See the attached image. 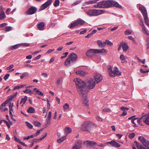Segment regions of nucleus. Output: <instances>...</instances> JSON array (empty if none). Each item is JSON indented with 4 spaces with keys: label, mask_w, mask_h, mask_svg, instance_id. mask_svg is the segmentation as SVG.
Listing matches in <instances>:
<instances>
[{
    "label": "nucleus",
    "mask_w": 149,
    "mask_h": 149,
    "mask_svg": "<svg viewBox=\"0 0 149 149\" xmlns=\"http://www.w3.org/2000/svg\"><path fill=\"white\" fill-rule=\"evenodd\" d=\"M81 2V1H77L76 2H74V3H72V6H74L75 5H76L79 4V3H80Z\"/></svg>",
    "instance_id": "54"
},
{
    "label": "nucleus",
    "mask_w": 149,
    "mask_h": 149,
    "mask_svg": "<svg viewBox=\"0 0 149 149\" xmlns=\"http://www.w3.org/2000/svg\"><path fill=\"white\" fill-rule=\"evenodd\" d=\"M77 24L78 26L79 25H82L84 24L85 22L81 19H78L76 21Z\"/></svg>",
    "instance_id": "22"
},
{
    "label": "nucleus",
    "mask_w": 149,
    "mask_h": 149,
    "mask_svg": "<svg viewBox=\"0 0 149 149\" xmlns=\"http://www.w3.org/2000/svg\"><path fill=\"white\" fill-rule=\"evenodd\" d=\"M96 118L97 120L99 121H102V119L100 116H97L96 117Z\"/></svg>",
    "instance_id": "62"
},
{
    "label": "nucleus",
    "mask_w": 149,
    "mask_h": 149,
    "mask_svg": "<svg viewBox=\"0 0 149 149\" xmlns=\"http://www.w3.org/2000/svg\"><path fill=\"white\" fill-rule=\"evenodd\" d=\"M139 9L142 14L143 18L148 17L147 10L144 6H142L139 7Z\"/></svg>",
    "instance_id": "9"
},
{
    "label": "nucleus",
    "mask_w": 149,
    "mask_h": 149,
    "mask_svg": "<svg viewBox=\"0 0 149 149\" xmlns=\"http://www.w3.org/2000/svg\"><path fill=\"white\" fill-rule=\"evenodd\" d=\"M107 69L109 75L111 77H115L121 74V72L116 67L112 68L111 66L109 65L107 66Z\"/></svg>",
    "instance_id": "6"
},
{
    "label": "nucleus",
    "mask_w": 149,
    "mask_h": 149,
    "mask_svg": "<svg viewBox=\"0 0 149 149\" xmlns=\"http://www.w3.org/2000/svg\"><path fill=\"white\" fill-rule=\"evenodd\" d=\"M14 67V65H11L8 67L6 69L8 70H10L12 68Z\"/></svg>",
    "instance_id": "53"
},
{
    "label": "nucleus",
    "mask_w": 149,
    "mask_h": 149,
    "mask_svg": "<svg viewBox=\"0 0 149 149\" xmlns=\"http://www.w3.org/2000/svg\"><path fill=\"white\" fill-rule=\"evenodd\" d=\"M87 72L86 71L83 70H80L76 71V74H79V75L84 77L87 74Z\"/></svg>",
    "instance_id": "19"
},
{
    "label": "nucleus",
    "mask_w": 149,
    "mask_h": 149,
    "mask_svg": "<svg viewBox=\"0 0 149 149\" xmlns=\"http://www.w3.org/2000/svg\"><path fill=\"white\" fill-rule=\"evenodd\" d=\"M147 49H148L149 48V38H148L147 39Z\"/></svg>",
    "instance_id": "64"
},
{
    "label": "nucleus",
    "mask_w": 149,
    "mask_h": 149,
    "mask_svg": "<svg viewBox=\"0 0 149 149\" xmlns=\"http://www.w3.org/2000/svg\"><path fill=\"white\" fill-rule=\"evenodd\" d=\"M131 31L130 30H127L125 31V34L126 35H130L132 33Z\"/></svg>",
    "instance_id": "41"
},
{
    "label": "nucleus",
    "mask_w": 149,
    "mask_h": 149,
    "mask_svg": "<svg viewBox=\"0 0 149 149\" xmlns=\"http://www.w3.org/2000/svg\"><path fill=\"white\" fill-rule=\"evenodd\" d=\"M63 78L61 77H59L57 80L56 83L58 85H60L61 84V82L63 81Z\"/></svg>",
    "instance_id": "31"
},
{
    "label": "nucleus",
    "mask_w": 149,
    "mask_h": 149,
    "mask_svg": "<svg viewBox=\"0 0 149 149\" xmlns=\"http://www.w3.org/2000/svg\"><path fill=\"white\" fill-rule=\"evenodd\" d=\"M10 76V74H6L4 77V79L5 80H6Z\"/></svg>",
    "instance_id": "49"
},
{
    "label": "nucleus",
    "mask_w": 149,
    "mask_h": 149,
    "mask_svg": "<svg viewBox=\"0 0 149 149\" xmlns=\"http://www.w3.org/2000/svg\"><path fill=\"white\" fill-rule=\"evenodd\" d=\"M13 98V97L12 95L10 96L6 100L8 103L11 101L12 99Z\"/></svg>",
    "instance_id": "46"
},
{
    "label": "nucleus",
    "mask_w": 149,
    "mask_h": 149,
    "mask_svg": "<svg viewBox=\"0 0 149 149\" xmlns=\"http://www.w3.org/2000/svg\"><path fill=\"white\" fill-rule=\"evenodd\" d=\"M64 130L65 132L67 134L71 133L72 132L71 129L69 127H65Z\"/></svg>",
    "instance_id": "24"
},
{
    "label": "nucleus",
    "mask_w": 149,
    "mask_h": 149,
    "mask_svg": "<svg viewBox=\"0 0 149 149\" xmlns=\"http://www.w3.org/2000/svg\"><path fill=\"white\" fill-rule=\"evenodd\" d=\"M97 49H91L87 51L86 55L88 57H91L97 53Z\"/></svg>",
    "instance_id": "8"
},
{
    "label": "nucleus",
    "mask_w": 149,
    "mask_h": 149,
    "mask_svg": "<svg viewBox=\"0 0 149 149\" xmlns=\"http://www.w3.org/2000/svg\"><path fill=\"white\" fill-rule=\"evenodd\" d=\"M97 53H105L106 51V50L104 49H97Z\"/></svg>",
    "instance_id": "32"
},
{
    "label": "nucleus",
    "mask_w": 149,
    "mask_h": 149,
    "mask_svg": "<svg viewBox=\"0 0 149 149\" xmlns=\"http://www.w3.org/2000/svg\"><path fill=\"white\" fill-rule=\"evenodd\" d=\"M77 55L74 53L70 54L65 60L64 64L67 66L69 67L76 62L77 60Z\"/></svg>",
    "instance_id": "3"
},
{
    "label": "nucleus",
    "mask_w": 149,
    "mask_h": 149,
    "mask_svg": "<svg viewBox=\"0 0 149 149\" xmlns=\"http://www.w3.org/2000/svg\"><path fill=\"white\" fill-rule=\"evenodd\" d=\"M34 90L36 91L37 94L41 96L43 95V93L42 92L40 91L39 90L37 89V88H34Z\"/></svg>",
    "instance_id": "28"
},
{
    "label": "nucleus",
    "mask_w": 149,
    "mask_h": 149,
    "mask_svg": "<svg viewBox=\"0 0 149 149\" xmlns=\"http://www.w3.org/2000/svg\"><path fill=\"white\" fill-rule=\"evenodd\" d=\"M84 143L91 146H93L95 145H97V143L96 142L92 141H89L88 140L84 141Z\"/></svg>",
    "instance_id": "18"
},
{
    "label": "nucleus",
    "mask_w": 149,
    "mask_h": 149,
    "mask_svg": "<svg viewBox=\"0 0 149 149\" xmlns=\"http://www.w3.org/2000/svg\"><path fill=\"white\" fill-rule=\"evenodd\" d=\"M68 54V52H66L63 54V56H62L61 57V58H65L67 56Z\"/></svg>",
    "instance_id": "52"
},
{
    "label": "nucleus",
    "mask_w": 149,
    "mask_h": 149,
    "mask_svg": "<svg viewBox=\"0 0 149 149\" xmlns=\"http://www.w3.org/2000/svg\"><path fill=\"white\" fill-rule=\"evenodd\" d=\"M143 122L148 125H149V115H146L143 118Z\"/></svg>",
    "instance_id": "21"
},
{
    "label": "nucleus",
    "mask_w": 149,
    "mask_h": 149,
    "mask_svg": "<svg viewBox=\"0 0 149 149\" xmlns=\"http://www.w3.org/2000/svg\"><path fill=\"white\" fill-rule=\"evenodd\" d=\"M60 2L58 0H56L55 1V3L54 4V6L55 7L58 6Z\"/></svg>",
    "instance_id": "43"
},
{
    "label": "nucleus",
    "mask_w": 149,
    "mask_h": 149,
    "mask_svg": "<svg viewBox=\"0 0 149 149\" xmlns=\"http://www.w3.org/2000/svg\"><path fill=\"white\" fill-rule=\"evenodd\" d=\"M120 59L122 61H123L122 62V63H125V61H124L126 59L125 57V56L123 54H121L120 56Z\"/></svg>",
    "instance_id": "33"
},
{
    "label": "nucleus",
    "mask_w": 149,
    "mask_h": 149,
    "mask_svg": "<svg viewBox=\"0 0 149 149\" xmlns=\"http://www.w3.org/2000/svg\"><path fill=\"white\" fill-rule=\"evenodd\" d=\"M8 102L6 101V100L1 105V107H5L6 104H7L8 103Z\"/></svg>",
    "instance_id": "51"
},
{
    "label": "nucleus",
    "mask_w": 149,
    "mask_h": 149,
    "mask_svg": "<svg viewBox=\"0 0 149 149\" xmlns=\"http://www.w3.org/2000/svg\"><path fill=\"white\" fill-rule=\"evenodd\" d=\"M23 92L24 93H29L30 95H31V94L33 93V92L31 90H30L29 89H26L25 90L23 91Z\"/></svg>",
    "instance_id": "29"
},
{
    "label": "nucleus",
    "mask_w": 149,
    "mask_h": 149,
    "mask_svg": "<svg viewBox=\"0 0 149 149\" xmlns=\"http://www.w3.org/2000/svg\"><path fill=\"white\" fill-rule=\"evenodd\" d=\"M14 107V104L13 102H10L9 103V108H13Z\"/></svg>",
    "instance_id": "58"
},
{
    "label": "nucleus",
    "mask_w": 149,
    "mask_h": 149,
    "mask_svg": "<svg viewBox=\"0 0 149 149\" xmlns=\"http://www.w3.org/2000/svg\"><path fill=\"white\" fill-rule=\"evenodd\" d=\"M93 126L94 124L93 123L90 121H86L82 124L80 128L83 131L89 132Z\"/></svg>",
    "instance_id": "7"
},
{
    "label": "nucleus",
    "mask_w": 149,
    "mask_h": 149,
    "mask_svg": "<svg viewBox=\"0 0 149 149\" xmlns=\"http://www.w3.org/2000/svg\"><path fill=\"white\" fill-rule=\"evenodd\" d=\"M143 26H142V32L145 34L147 35L148 36L149 35V34L148 33L146 29L145 26H144V24H142Z\"/></svg>",
    "instance_id": "26"
},
{
    "label": "nucleus",
    "mask_w": 149,
    "mask_h": 149,
    "mask_svg": "<svg viewBox=\"0 0 149 149\" xmlns=\"http://www.w3.org/2000/svg\"><path fill=\"white\" fill-rule=\"evenodd\" d=\"M52 2V0H48L47 2L43 4L41 6L40 9L41 10H43L48 7Z\"/></svg>",
    "instance_id": "13"
},
{
    "label": "nucleus",
    "mask_w": 149,
    "mask_h": 149,
    "mask_svg": "<svg viewBox=\"0 0 149 149\" xmlns=\"http://www.w3.org/2000/svg\"><path fill=\"white\" fill-rule=\"evenodd\" d=\"M80 96H82V102L83 105L88 106V100L87 97V94L86 96H83L82 94H79Z\"/></svg>",
    "instance_id": "12"
},
{
    "label": "nucleus",
    "mask_w": 149,
    "mask_h": 149,
    "mask_svg": "<svg viewBox=\"0 0 149 149\" xmlns=\"http://www.w3.org/2000/svg\"><path fill=\"white\" fill-rule=\"evenodd\" d=\"M139 139L146 148L144 147L142 145H140L136 141H134V143L138 149H149V141L146 140L142 136H140L139 138Z\"/></svg>",
    "instance_id": "4"
},
{
    "label": "nucleus",
    "mask_w": 149,
    "mask_h": 149,
    "mask_svg": "<svg viewBox=\"0 0 149 149\" xmlns=\"http://www.w3.org/2000/svg\"><path fill=\"white\" fill-rule=\"evenodd\" d=\"M3 121L7 125L8 127V128H10V124L6 120H3Z\"/></svg>",
    "instance_id": "55"
},
{
    "label": "nucleus",
    "mask_w": 149,
    "mask_h": 149,
    "mask_svg": "<svg viewBox=\"0 0 149 149\" xmlns=\"http://www.w3.org/2000/svg\"><path fill=\"white\" fill-rule=\"evenodd\" d=\"M75 82L79 94L83 96H86V94L95 86L96 83L95 80L91 79L88 81L86 83L82 80L76 78L74 80Z\"/></svg>",
    "instance_id": "1"
},
{
    "label": "nucleus",
    "mask_w": 149,
    "mask_h": 149,
    "mask_svg": "<svg viewBox=\"0 0 149 149\" xmlns=\"http://www.w3.org/2000/svg\"><path fill=\"white\" fill-rule=\"evenodd\" d=\"M82 144V142L80 140L76 141L72 149H80Z\"/></svg>",
    "instance_id": "10"
},
{
    "label": "nucleus",
    "mask_w": 149,
    "mask_h": 149,
    "mask_svg": "<svg viewBox=\"0 0 149 149\" xmlns=\"http://www.w3.org/2000/svg\"><path fill=\"white\" fill-rule=\"evenodd\" d=\"M114 6L119 8H122L121 6L118 3L112 0L101 1L98 2L97 4L94 6V7L95 8H106Z\"/></svg>",
    "instance_id": "2"
},
{
    "label": "nucleus",
    "mask_w": 149,
    "mask_h": 149,
    "mask_svg": "<svg viewBox=\"0 0 149 149\" xmlns=\"http://www.w3.org/2000/svg\"><path fill=\"white\" fill-rule=\"evenodd\" d=\"M9 113L11 116H12L13 114L12 113V112H13V108H9Z\"/></svg>",
    "instance_id": "59"
},
{
    "label": "nucleus",
    "mask_w": 149,
    "mask_h": 149,
    "mask_svg": "<svg viewBox=\"0 0 149 149\" xmlns=\"http://www.w3.org/2000/svg\"><path fill=\"white\" fill-rule=\"evenodd\" d=\"M33 65H30L29 64H25L24 65V67H28V68H32L33 67Z\"/></svg>",
    "instance_id": "57"
},
{
    "label": "nucleus",
    "mask_w": 149,
    "mask_h": 149,
    "mask_svg": "<svg viewBox=\"0 0 149 149\" xmlns=\"http://www.w3.org/2000/svg\"><path fill=\"white\" fill-rule=\"evenodd\" d=\"M19 46H20V44H16V45H15L11 47V49H17L18 47Z\"/></svg>",
    "instance_id": "38"
},
{
    "label": "nucleus",
    "mask_w": 149,
    "mask_h": 149,
    "mask_svg": "<svg viewBox=\"0 0 149 149\" xmlns=\"http://www.w3.org/2000/svg\"><path fill=\"white\" fill-rule=\"evenodd\" d=\"M63 108L65 110H67L69 108V105L68 103H65L64 105Z\"/></svg>",
    "instance_id": "39"
},
{
    "label": "nucleus",
    "mask_w": 149,
    "mask_h": 149,
    "mask_svg": "<svg viewBox=\"0 0 149 149\" xmlns=\"http://www.w3.org/2000/svg\"><path fill=\"white\" fill-rule=\"evenodd\" d=\"M6 17L4 11L2 9H0V20H2Z\"/></svg>",
    "instance_id": "20"
},
{
    "label": "nucleus",
    "mask_w": 149,
    "mask_h": 149,
    "mask_svg": "<svg viewBox=\"0 0 149 149\" xmlns=\"http://www.w3.org/2000/svg\"><path fill=\"white\" fill-rule=\"evenodd\" d=\"M135 134L134 133H130L129 135V137L130 138H132L135 136Z\"/></svg>",
    "instance_id": "48"
},
{
    "label": "nucleus",
    "mask_w": 149,
    "mask_h": 149,
    "mask_svg": "<svg viewBox=\"0 0 149 149\" xmlns=\"http://www.w3.org/2000/svg\"><path fill=\"white\" fill-rule=\"evenodd\" d=\"M66 136H63L62 137L60 138L59 139L57 140V141L59 143H61L65 140L66 138Z\"/></svg>",
    "instance_id": "30"
},
{
    "label": "nucleus",
    "mask_w": 149,
    "mask_h": 149,
    "mask_svg": "<svg viewBox=\"0 0 149 149\" xmlns=\"http://www.w3.org/2000/svg\"><path fill=\"white\" fill-rule=\"evenodd\" d=\"M25 86V85H20L19 86H16L13 89L14 90H15L17 89H19L20 88H22L23 87H24Z\"/></svg>",
    "instance_id": "34"
},
{
    "label": "nucleus",
    "mask_w": 149,
    "mask_h": 149,
    "mask_svg": "<svg viewBox=\"0 0 149 149\" xmlns=\"http://www.w3.org/2000/svg\"><path fill=\"white\" fill-rule=\"evenodd\" d=\"M128 38L129 39L131 40L134 42V43H136L134 39L132 36H128Z\"/></svg>",
    "instance_id": "44"
},
{
    "label": "nucleus",
    "mask_w": 149,
    "mask_h": 149,
    "mask_svg": "<svg viewBox=\"0 0 149 149\" xmlns=\"http://www.w3.org/2000/svg\"><path fill=\"white\" fill-rule=\"evenodd\" d=\"M86 29H84V30L81 31L80 32V34H83L85 33L86 32Z\"/></svg>",
    "instance_id": "60"
},
{
    "label": "nucleus",
    "mask_w": 149,
    "mask_h": 149,
    "mask_svg": "<svg viewBox=\"0 0 149 149\" xmlns=\"http://www.w3.org/2000/svg\"><path fill=\"white\" fill-rule=\"evenodd\" d=\"M97 43L99 46L100 47L103 46V44L101 41H98L97 42Z\"/></svg>",
    "instance_id": "56"
},
{
    "label": "nucleus",
    "mask_w": 149,
    "mask_h": 149,
    "mask_svg": "<svg viewBox=\"0 0 149 149\" xmlns=\"http://www.w3.org/2000/svg\"><path fill=\"white\" fill-rule=\"evenodd\" d=\"M27 111L29 113H32L35 112V110L33 107H30L27 109Z\"/></svg>",
    "instance_id": "23"
},
{
    "label": "nucleus",
    "mask_w": 149,
    "mask_h": 149,
    "mask_svg": "<svg viewBox=\"0 0 149 149\" xmlns=\"http://www.w3.org/2000/svg\"><path fill=\"white\" fill-rule=\"evenodd\" d=\"M38 29L40 30H43L45 29V24L42 22L38 24L37 26Z\"/></svg>",
    "instance_id": "15"
},
{
    "label": "nucleus",
    "mask_w": 149,
    "mask_h": 149,
    "mask_svg": "<svg viewBox=\"0 0 149 149\" xmlns=\"http://www.w3.org/2000/svg\"><path fill=\"white\" fill-rule=\"evenodd\" d=\"M121 45L122 46L123 51H126L128 48L129 47L127 43H125L124 42H121Z\"/></svg>",
    "instance_id": "17"
},
{
    "label": "nucleus",
    "mask_w": 149,
    "mask_h": 149,
    "mask_svg": "<svg viewBox=\"0 0 149 149\" xmlns=\"http://www.w3.org/2000/svg\"><path fill=\"white\" fill-rule=\"evenodd\" d=\"M99 1V0H90V1H91V4L94 3Z\"/></svg>",
    "instance_id": "61"
},
{
    "label": "nucleus",
    "mask_w": 149,
    "mask_h": 149,
    "mask_svg": "<svg viewBox=\"0 0 149 149\" xmlns=\"http://www.w3.org/2000/svg\"><path fill=\"white\" fill-rule=\"evenodd\" d=\"M26 123L27 126L29 128L32 129L33 128V125L28 122H26Z\"/></svg>",
    "instance_id": "42"
},
{
    "label": "nucleus",
    "mask_w": 149,
    "mask_h": 149,
    "mask_svg": "<svg viewBox=\"0 0 149 149\" xmlns=\"http://www.w3.org/2000/svg\"><path fill=\"white\" fill-rule=\"evenodd\" d=\"M20 46H29L30 45V44L29 43H22L20 44Z\"/></svg>",
    "instance_id": "45"
},
{
    "label": "nucleus",
    "mask_w": 149,
    "mask_h": 149,
    "mask_svg": "<svg viewBox=\"0 0 149 149\" xmlns=\"http://www.w3.org/2000/svg\"><path fill=\"white\" fill-rule=\"evenodd\" d=\"M37 9L35 7H31L26 12L27 15H32L35 13Z\"/></svg>",
    "instance_id": "14"
},
{
    "label": "nucleus",
    "mask_w": 149,
    "mask_h": 149,
    "mask_svg": "<svg viewBox=\"0 0 149 149\" xmlns=\"http://www.w3.org/2000/svg\"><path fill=\"white\" fill-rule=\"evenodd\" d=\"M12 27L10 26H7L6 28V30L7 31H9L11 30Z\"/></svg>",
    "instance_id": "63"
},
{
    "label": "nucleus",
    "mask_w": 149,
    "mask_h": 149,
    "mask_svg": "<svg viewBox=\"0 0 149 149\" xmlns=\"http://www.w3.org/2000/svg\"><path fill=\"white\" fill-rule=\"evenodd\" d=\"M77 26H78L76 22H73V23L71 24V25L70 26V28H72L73 27H75Z\"/></svg>",
    "instance_id": "37"
},
{
    "label": "nucleus",
    "mask_w": 149,
    "mask_h": 149,
    "mask_svg": "<svg viewBox=\"0 0 149 149\" xmlns=\"http://www.w3.org/2000/svg\"><path fill=\"white\" fill-rule=\"evenodd\" d=\"M108 143L110 144L112 146L116 147H119L120 146V145L114 140L109 141Z\"/></svg>",
    "instance_id": "16"
},
{
    "label": "nucleus",
    "mask_w": 149,
    "mask_h": 149,
    "mask_svg": "<svg viewBox=\"0 0 149 149\" xmlns=\"http://www.w3.org/2000/svg\"><path fill=\"white\" fill-rule=\"evenodd\" d=\"M120 109H121L123 111H125V110H128L129 109L127 108V107H122L121 108H120Z\"/></svg>",
    "instance_id": "50"
},
{
    "label": "nucleus",
    "mask_w": 149,
    "mask_h": 149,
    "mask_svg": "<svg viewBox=\"0 0 149 149\" xmlns=\"http://www.w3.org/2000/svg\"><path fill=\"white\" fill-rule=\"evenodd\" d=\"M86 14L91 16H96L104 13V11L103 10L90 9L84 10Z\"/></svg>",
    "instance_id": "5"
},
{
    "label": "nucleus",
    "mask_w": 149,
    "mask_h": 149,
    "mask_svg": "<svg viewBox=\"0 0 149 149\" xmlns=\"http://www.w3.org/2000/svg\"><path fill=\"white\" fill-rule=\"evenodd\" d=\"M51 112L49 111L48 114V116L46 120L47 124H48L51 120Z\"/></svg>",
    "instance_id": "27"
},
{
    "label": "nucleus",
    "mask_w": 149,
    "mask_h": 149,
    "mask_svg": "<svg viewBox=\"0 0 149 149\" xmlns=\"http://www.w3.org/2000/svg\"><path fill=\"white\" fill-rule=\"evenodd\" d=\"M145 22L146 24L148 25L149 24V19L148 17H147L145 18H144Z\"/></svg>",
    "instance_id": "40"
},
{
    "label": "nucleus",
    "mask_w": 149,
    "mask_h": 149,
    "mask_svg": "<svg viewBox=\"0 0 149 149\" xmlns=\"http://www.w3.org/2000/svg\"><path fill=\"white\" fill-rule=\"evenodd\" d=\"M27 97L26 96H25L24 97L22 98L21 99V101L20 102V104H21L22 103H23V104H22V106H23L24 104L27 100Z\"/></svg>",
    "instance_id": "25"
},
{
    "label": "nucleus",
    "mask_w": 149,
    "mask_h": 149,
    "mask_svg": "<svg viewBox=\"0 0 149 149\" xmlns=\"http://www.w3.org/2000/svg\"><path fill=\"white\" fill-rule=\"evenodd\" d=\"M142 118H139L138 120H137V123L139 124H140L141 125H143V124L142 123Z\"/></svg>",
    "instance_id": "47"
},
{
    "label": "nucleus",
    "mask_w": 149,
    "mask_h": 149,
    "mask_svg": "<svg viewBox=\"0 0 149 149\" xmlns=\"http://www.w3.org/2000/svg\"><path fill=\"white\" fill-rule=\"evenodd\" d=\"M103 43L104 45H105L106 43H107L110 45H113V44L111 42L108 40H106L105 42H103Z\"/></svg>",
    "instance_id": "36"
},
{
    "label": "nucleus",
    "mask_w": 149,
    "mask_h": 149,
    "mask_svg": "<svg viewBox=\"0 0 149 149\" xmlns=\"http://www.w3.org/2000/svg\"><path fill=\"white\" fill-rule=\"evenodd\" d=\"M94 78L95 81H96L97 83L100 82L102 79V77L100 74L95 73L94 74Z\"/></svg>",
    "instance_id": "11"
},
{
    "label": "nucleus",
    "mask_w": 149,
    "mask_h": 149,
    "mask_svg": "<svg viewBox=\"0 0 149 149\" xmlns=\"http://www.w3.org/2000/svg\"><path fill=\"white\" fill-rule=\"evenodd\" d=\"M33 124L36 126L39 127L40 126L41 123L38 121H34L33 122Z\"/></svg>",
    "instance_id": "35"
}]
</instances>
